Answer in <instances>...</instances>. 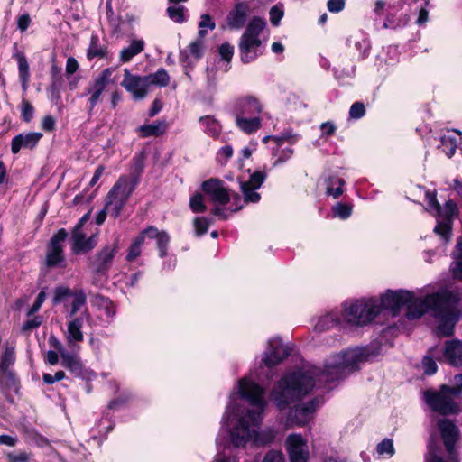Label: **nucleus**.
<instances>
[{"label":"nucleus","mask_w":462,"mask_h":462,"mask_svg":"<svg viewBox=\"0 0 462 462\" xmlns=\"http://www.w3.org/2000/svg\"><path fill=\"white\" fill-rule=\"evenodd\" d=\"M263 462H285V460L282 452L271 450L265 455Z\"/></svg>","instance_id":"58"},{"label":"nucleus","mask_w":462,"mask_h":462,"mask_svg":"<svg viewBox=\"0 0 462 462\" xmlns=\"http://www.w3.org/2000/svg\"><path fill=\"white\" fill-rule=\"evenodd\" d=\"M265 26L264 19L260 17H254L248 23L239 42L240 57L244 63H249L262 55L263 42L261 34Z\"/></svg>","instance_id":"5"},{"label":"nucleus","mask_w":462,"mask_h":462,"mask_svg":"<svg viewBox=\"0 0 462 462\" xmlns=\"http://www.w3.org/2000/svg\"><path fill=\"white\" fill-rule=\"evenodd\" d=\"M167 129V124L164 121H156L150 125H143L138 128L142 137L159 136Z\"/></svg>","instance_id":"28"},{"label":"nucleus","mask_w":462,"mask_h":462,"mask_svg":"<svg viewBox=\"0 0 462 462\" xmlns=\"http://www.w3.org/2000/svg\"><path fill=\"white\" fill-rule=\"evenodd\" d=\"M328 9L332 13H337L344 9V0H328L327 4Z\"/></svg>","instance_id":"61"},{"label":"nucleus","mask_w":462,"mask_h":462,"mask_svg":"<svg viewBox=\"0 0 462 462\" xmlns=\"http://www.w3.org/2000/svg\"><path fill=\"white\" fill-rule=\"evenodd\" d=\"M194 227L196 230V234L200 236L208 231V221L205 217H197L193 221Z\"/></svg>","instance_id":"52"},{"label":"nucleus","mask_w":462,"mask_h":462,"mask_svg":"<svg viewBox=\"0 0 462 462\" xmlns=\"http://www.w3.org/2000/svg\"><path fill=\"white\" fill-rule=\"evenodd\" d=\"M82 320L79 318L74 319L68 324V332L66 339L69 345L75 346L77 343L83 340V333L81 331Z\"/></svg>","instance_id":"26"},{"label":"nucleus","mask_w":462,"mask_h":462,"mask_svg":"<svg viewBox=\"0 0 462 462\" xmlns=\"http://www.w3.org/2000/svg\"><path fill=\"white\" fill-rule=\"evenodd\" d=\"M338 323L337 318L332 314L328 313L323 317H321L317 323L315 324V329L318 331H325L328 330Z\"/></svg>","instance_id":"37"},{"label":"nucleus","mask_w":462,"mask_h":462,"mask_svg":"<svg viewBox=\"0 0 462 462\" xmlns=\"http://www.w3.org/2000/svg\"><path fill=\"white\" fill-rule=\"evenodd\" d=\"M425 209L437 218L434 231L446 242L450 238L453 217L457 214V204H427Z\"/></svg>","instance_id":"7"},{"label":"nucleus","mask_w":462,"mask_h":462,"mask_svg":"<svg viewBox=\"0 0 462 462\" xmlns=\"http://www.w3.org/2000/svg\"><path fill=\"white\" fill-rule=\"evenodd\" d=\"M14 360V350L12 347H6L4 356L1 359L0 365L3 370H5Z\"/></svg>","instance_id":"49"},{"label":"nucleus","mask_w":462,"mask_h":462,"mask_svg":"<svg viewBox=\"0 0 462 462\" xmlns=\"http://www.w3.org/2000/svg\"><path fill=\"white\" fill-rule=\"evenodd\" d=\"M45 299H46V293L44 291H41L38 294L37 299H36L35 302L33 303V305L32 306V308L27 311V316H32L35 312H37L40 310V308L42 307Z\"/></svg>","instance_id":"57"},{"label":"nucleus","mask_w":462,"mask_h":462,"mask_svg":"<svg viewBox=\"0 0 462 462\" xmlns=\"http://www.w3.org/2000/svg\"><path fill=\"white\" fill-rule=\"evenodd\" d=\"M22 116L24 121L29 122L33 116L34 109L32 106L26 100L22 101Z\"/></svg>","instance_id":"54"},{"label":"nucleus","mask_w":462,"mask_h":462,"mask_svg":"<svg viewBox=\"0 0 462 462\" xmlns=\"http://www.w3.org/2000/svg\"><path fill=\"white\" fill-rule=\"evenodd\" d=\"M264 179L265 175L263 172L255 171L250 176L248 180L241 182L240 188L245 202H257L261 199L257 189H260Z\"/></svg>","instance_id":"17"},{"label":"nucleus","mask_w":462,"mask_h":462,"mask_svg":"<svg viewBox=\"0 0 462 462\" xmlns=\"http://www.w3.org/2000/svg\"><path fill=\"white\" fill-rule=\"evenodd\" d=\"M156 240L160 257L163 258L167 255V245L170 242L169 235L165 231H162V234Z\"/></svg>","instance_id":"43"},{"label":"nucleus","mask_w":462,"mask_h":462,"mask_svg":"<svg viewBox=\"0 0 462 462\" xmlns=\"http://www.w3.org/2000/svg\"><path fill=\"white\" fill-rule=\"evenodd\" d=\"M144 42L143 40H134L129 46L120 51V60L122 62L130 61L135 55L143 51Z\"/></svg>","instance_id":"29"},{"label":"nucleus","mask_w":462,"mask_h":462,"mask_svg":"<svg viewBox=\"0 0 462 462\" xmlns=\"http://www.w3.org/2000/svg\"><path fill=\"white\" fill-rule=\"evenodd\" d=\"M42 134L39 132L22 133L12 139L11 151L14 154L21 149H33L42 139Z\"/></svg>","instance_id":"18"},{"label":"nucleus","mask_w":462,"mask_h":462,"mask_svg":"<svg viewBox=\"0 0 462 462\" xmlns=\"http://www.w3.org/2000/svg\"><path fill=\"white\" fill-rule=\"evenodd\" d=\"M106 54L105 46L99 44V38L97 34H92L90 43L87 51V57L88 60L95 58H103Z\"/></svg>","instance_id":"30"},{"label":"nucleus","mask_w":462,"mask_h":462,"mask_svg":"<svg viewBox=\"0 0 462 462\" xmlns=\"http://www.w3.org/2000/svg\"><path fill=\"white\" fill-rule=\"evenodd\" d=\"M286 448L290 462H308L309 448L300 435L291 434L286 439Z\"/></svg>","instance_id":"12"},{"label":"nucleus","mask_w":462,"mask_h":462,"mask_svg":"<svg viewBox=\"0 0 462 462\" xmlns=\"http://www.w3.org/2000/svg\"><path fill=\"white\" fill-rule=\"evenodd\" d=\"M326 194L332 199H337L343 192L344 181L338 177H331L326 182Z\"/></svg>","instance_id":"34"},{"label":"nucleus","mask_w":462,"mask_h":462,"mask_svg":"<svg viewBox=\"0 0 462 462\" xmlns=\"http://www.w3.org/2000/svg\"><path fill=\"white\" fill-rule=\"evenodd\" d=\"M300 135L296 133H293L291 130H286L282 132L280 135H275L273 138V142L277 145L281 146L285 143L290 144H294L299 140Z\"/></svg>","instance_id":"38"},{"label":"nucleus","mask_w":462,"mask_h":462,"mask_svg":"<svg viewBox=\"0 0 462 462\" xmlns=\"http://www.w3.org/2000/svg\"><path fill=\"white\" fill-rule=\"evenodd\" d=\"M42 319L40 316H36L32 319L25 321L22 327L23 331L32 330L41 326Z\"/></svg>","instance_id":"59"},{"label":"nucleus","mask_w":462,"mask_h":462,"mask_svg":"<svg viewBox=\"0 0 462 462\" xmlns=\"http://www.w3.org/2000/svg\"><path fill=\"white\" fill-rule=\"evenodd\" d=\"M379 312L380 305L374 300H367L345 305L343 317L350 324L362 326L374 319Z\"/></svg>","instance_id":"6"},{"label":"nucleus","mask_w":462,"mask_h":462,"mask_svg":"<svg viewBox=\"0 0 462 462\" xmlns=\"http://www.w3.org/2000/svg\"><path fill=\"white\" fill-rule=\"evenodd\" d=\"M460 298L458 293L442 290L428 295L424 300H417L411 307L408 319L420 318L428 310L440 319L437 331L439 336L449 337L453 334L455 322L459 312Z\"/></svg>","instance_id":"3"},{"label":"nucleus","mask_w":462,"mask_h":462,"mask_svg":"<svg viewBox=\"0 0 462 462\" xmlns=\"http://www.w3.org/2000/svg\"><path fill=\"white\" fill-rule=\"evenodd\" d=\"M352 213V208L349 204H336L332 208V214L335 217L341 219L347 218Z\"/></svg>","instance_id":"40"},{"label":"nucleus","mask_w":462,"mask_h":462,"mask_svg":"<svg viewBox=\"0 0 462 462\" xmlns=\"http://www.w3.org/2000/svg\"><path fill=\"white\" fill-rule=\"evenodd\" d=\"M201 190L216 202H229V191L223 180L210 178L201 183Z\"/></svg>","instance_id":"15"},{"label":"nucleus","mask_w":462,"mask_h":462,"mask_svg":"<svg viewBox=\"0 0 462 462\" xmlns=\"http://www.w3.org/2000/svg\"><path fill=\"white\" fill-rule=\"evenodd\" d=\"M86 303V295L83 291L75 294L71 305L70 316H74L79 310Z\"/></svg>","instance_id":"46"},{"label":"nucleus","mask_w":462,"mask_h":462,"mask_svg":"<svg viewBox=\"0 0 462 462\" xmlns=\"http://www.w3.org/2000/svg\"><path fill=\"white\" fill-rule=\"evenodd\" d=\"M68 237L65 229H60L47 245L45 263L48 267H58L65 262L64 242Z\"/></svg>","instance_id":"9"},{"label":"nucleus","mask_w":462,"mask_h":462,"mask_svg":"<svg viewBox=\"0 0 462 462\" xmlns=\"http://www.w3.org/2000/svg\"><path fill=\"white\" fill-rule=\"evenodd\" d=\"M290 355V349L282 344L278 338L269 341V346L264 354L263 362L268 367L280 364L285 357Z\"/></svg>","instance_id":"16"},{"label":"nucleus","mask_w":462,"mask_h":462,"mask_svg":"<svg viewBox=\"0 0 462 462\" xmlns=\"http://www.w3.org/2000/svg\"><path fill=\"white\" fill-rule=\"evenodd\" d=\"M417 300H422L415 298L411 291L403 290L388 291L383 295L380 307L396 310L403 305H408V310H410V307ZM408 313L409 311H407Z\"/></svg>","instance_id":"11"},{"label":"nucleus","mask_w":462,"mask_h":462,"mask_svg":"<svg viewBox=\"0 0 462 462\" xmlns=\"http://www.w3.org/2000/svg\"><path fill=\"white\" fill-rule=\"evenodd\" d=\"M97 236L95 234L86 239L84 234L79 230V226H75L72 232V252L75 254L89 252L97 244Z\"/></svg>","instance_id":"19"},{"label":"nucleus","mask_w":462,"mask_h":462,"mask_svg":"<svg viewBox=\"0 0 462 462\" xmlns=\"http://www.w3.org/2000/svg\"><path fill=\"white\" fill-rule=\"evenodd\" d=\"M454 255L457 261L452 267L453 275L456 279L462 281V236L457 241Z\"/></svg>","instance_id":"35"},{"label":"nucleus","mask_w":462,"mask_h":462,"mask_svg":"<svg viewBox=\"0 0 462 462\" xmlns=\"http://www.w3.org/2000/svg\"><path fill=\"white\" fill-rule=\"evenodd\" d=\"M72 292L69 287L60 286L54 291L53 303L58 304L62 301L66 297L71 296Z\"/></svg>","instance_id":"45"},{"label":"nucleus","mask_w":462,"mask_h":462,"mask_svg":"<svg viewBox=\"0 0 462 462\" xmlns=\"http://www.w3.org/2000/svg\"><path fill=\"white\" fill-rule=\"evenodd\" d=\"M319 403V400H312L307 404L296 406L295 409L290 412L289 421L296 425L306 424L310 420Z\"/></svg>","instance_id":"20"},{"label":"nucleus","mask_w":462,"mask_h":462,"mask_svg":"<svg viewBox=\"0 0 462 462\" xmlns=\"http://www.w3.org/2000/svg\"><path fill=\"white\" fill-rule=\"evenodd\" d=\"M377 452L380 455H389L392 456L394 453L393 441L389 439H383L377 446Z\"/></svg>","instance_id":"47"},{"label":"nucleus","mask_w":462,"mask_h":462,"mask_svg":"<svg viewBox=\"0 0 462 462\" xmlns=\"http://www.w3.org/2000/svg\"><path fill=\"white\" fill-rule=\"evenodd\" d=\"M462 394V385H441L439 390H426L423 399L427 405L441 415L455 414L458 411L456 398Z\"/></svg>","instance_id":"4"},{"label":"nucleus","mask_w":462,"mask_h":462,"mask_svg":"<svg viewBox=\"0 0 462 462\" xmlns=\"http://www.w3.org/2000/svg\"><path fill=\"white\" fill-rule=\"evenodd\" d=\"M236 116H259L262 105L253 97H245L237 100L236 105Z\"/></svg>","instance_id":"21"},{"label":"nucleus","mask_w":462,"mask_h":462,"mask_svg":"<svg viewBox=\"0 0 462 462\" xmlns=\"http://www.w3.org/2000/svg\"><path fill=\"white\" fill-rule=\"evenodd\" d=\"M422 368L426 374L432 375L437 372V364L433 358L425 356L422 360Z\"/></svg>","instance_id":"48"},{"label":"nucleus","mask_w":462,"mask_h":462,"mask_svg":"<svg viewBox=\"0 0 462 462\" xmlns=\"http://www.w3.org/2000/svg\"><path fill=\"white\" fill-rule=\"evenodd\" d=\"M247 12L248 6L245 4L240 3L236 5L227 16V25L233 29L241 28L245 22Z\"/></svg>","instance_id":"23"},{"label":"nucleus","mask_w":462,"mask_h":462,"mask_svg":"<svg viewBox=\"0 0 462 462\" xmlns=\"http://www.w3.org/2000/svg\"><path fill=\"white\" fill-rule=\"evenodd\" d=\"M439 147L448 158L453 156L457 147V133L455 131L446 132L440 138Z\"/></svg>","instance_id":"25"},{"label":"nucleus","mask_w":462,"mask_h":462,"mask_svg":"<svg viewBox=\"0 0 462 462\" xmlns=\"http://www.w3.org/2000/svg\"><path fill=\"white\" fill-rule=\"evenodd\" d=\"M31 23V18L28 14H23L18 17L17 27L21 32H25Z\"/></svg>","instance_id":"62"},{"label":"nucleus","mask_w":462,"mask_h":462,"mask_svg":"<svg viewBox=\"0 0 462 462\" xmlns=\"http://www.w3.org/2000/svg\"><path fill=\"white\" fill-rule=\"evenodd\" d=\"M233 155V148L230 145L221 147L217 152V162L221 165H226Z\"/></svg>","instance_id":"42"},{"label":"nucleus","mask_w":462,"mask_h":462,"mask_svg":"<svg viewBox=\"0 0 462 462\" xmlns=\"http://www.w3.org/2000/svg\"><path fill=\"white\" fill-rule=\"evenodd\" d=\"M368 357L365 348H354L331 356L325 363L324 370L311 367L300 370L282 378L271 393V399L279 410L308 394L314 386V378L332 382L346 376L358 368Z\"/></svg>","instance_id":"1"},{"label":"nucleus","mask_w":462,"mask_h":462,"mask_svg":"<svg viewBox=\"0 0 462 462\" xmlns=\"http://www.w3.org/2000/svg\"><path fill=\"white\" fill-rule=\"evenodd\" d=\"M121 85L135 100L143 99L150 92L146 77L133 74L128 69H124Z\"/></svg>","instance_id":"10"},{"label":"nucleus","mask_w":462,"mask_h":462,"mask_svg":"<svg viewBox=\"0 0 462 462\" xmlns=\"http://www.w3.org/2000/svg\"><path fill=\"white\" fill-rule=\"evenodd\" d=\"M114 72L115 69L106 68L89 83L88 88H87V93L89 95L88 101L89 110H92L98 103L101 102L103 92L109 84L114 82Z\"/></svg>","instance_id":"8"},{"label":"nucleus","mask_w":462,"mask_h":462,"mask_svg":"<svg viewBox=\"0 0 462 462\" xmlns=\"http://www.w3.org/2000/svg\"><path fill=\"white\" fill-rule=\"evenodd\" d=\"M293 154V150L291 148H286L281 151L279 154H276L277 160L274 162V165H278L280 163L285 162L289 159L291 158Z\"/></svg>","instance_id":"60"},{"label":"nucleus","mask_w":462,"mask_h":462,"mask_svg":"<svg viewBox=\"0 0 462 462\" xmlns=\"http://www.w3.org/2000/svg\"><path fill=\"white\" fill-rule=\"evenodd\" d=\"M262 119L259 116H236V124L237 127L246 133L253 134L261 127Z\"/></svg>","instance_id":"24"},{"label":"nucleus","mask_w":462,"mask_h":462,"mask_svg":"<svg viewBox=\"0 0 462 462\" xmlns=\"http://www.w3.org/2000/svg\"><path fill=\"white\" fill-rule=\"evenodd\" d=\"M79 69V63L75 58L69 57L66 62V72L68 74H73Z\"/></svg>","instance_id":"64"},{"label":"nucleus","mask_w":462,"mask_h":462,"mask_svg":"<svg viewBox=\"0 0 462 462\" xmlns=\"http://www.w3.org/2000/svg\"><path fill=\"white\" fill-rule=\"evenodd\" d=\"M118 251V242L104 246L91 261V267L98 273H105L112 265Z\"/></svg>","instance_id":"14"},{"label":"nucleus","mask_w":462,"mask_h":462,"mask_svg":"<svg viewBox=\"0 0 462 462\" xmlns=\"http://www.w3.org/2000/svg\"><path fill=\"white\" fill-rule=\"evenodd\" d=\"M242 207H235L233 208H226V204H215L211 212L214 216L217 217L219 219H226L231 214L239 211Z\"/></svg>","instance_id":"39"},{"label":"nucleus","mask_w":462,"mask_h":462,"mask_svg":"<svg viewBox=\"0 0 462 462\" xmlns=\"http://www.w3.org/2000/svg\"><path fill=\"white\" fill-rule=\"evenodd\" d=\"M187 9L180 5H171L167 8L169 17L176 23H183L186 21Z\"/></svg>","instance_id":"36"},{"label":"nucleus","mask_w":462,"mask_h":462,"mask_svg":"<svg viewBox=\"0 0 462 462\" xmlns=\"http://www.w3.org/2000/svg\"><path fill=\"white\" fill-rule=\"evenodd\" d=\"M238 387L242 398L246 400L253 409L249 410L245 416H240L236 426L231 430L232 443L236 447L244 446L250 440L257 445L271 443L275 437L273 430H267L260 433L257 431L266 407L263 399L264 390L245 377L239 381Z\"/></svg>","instance_id":"2"},{"label":"nucleus","mask_w":462,"mask_h":462,"mask_svg":"<svg viewBox=\"0 0 462 462\" xmlns=\"http://www.w3.org/2000/svg\"><path fill=\"white\" fill-rule=\"evenodd\" d=\"M136 184L135 177L122 176L109 191L107 199H110V202H124L130 198Z\"/></svg>","instance_id":"13"},{"label":"nucleus","mask_w":462,"mask_h":462,"mask_svg":"<svg viewBox=\"0 0 462 462\" xmlns=\"http://www.w3.org/2000/svg\"><path fill=\"white\" fill-rule=\"evenodd\" d=\"M18 442L16 436L10 435H0V445H5L7 447H14Z\"/></svg>","instance_id":"63"},{"label":"nucleus","mask_w":462,"mask_h":462,"mask_svg":"<svg viewBox=\"0 0 462 462\" xmlns=\"http://www.w3.org/2000/svg\"><path fill=\"white\" fill-rule=\"evenodd\" d=\"M233 53H234V48L233 46H231L230 44L228 43H223L220 47H219V54L221 56V58L229 62L233 57Z\"/></svg>","instance_id":"56"},{"label":"nucleus","mask_w":462,"mask_h":462,"mask_svg":"<svg viewBox=\"0 0 462 462\" xmlns=\"http://www.w3.org/2000/svg\"><path fill=\"white\" fill-rule=\"evenodd\" d=\"M5 457L8 462H29L31 454L25 451L9 452Z\"/></svg>","instance_id":"44"},{"label":"nucleus","mask_w":462,"mask_h":462,"mask_svg":"<svg viewBox=\"0 0 462 462\" xmlns=\"http://www.w3.org/2000/svg\"><path fill=\"white\" fill-rule=\"evenodd\" d=\"M269 14L272 24L277 26L283 17V10L281 6L274 5L271 8Z\"/></svg>","instance_id":"51"},{"label":"nucleus","mask_w":462,"mask_h":462,"mask_svg":"<svg viewBox=\"0 0 462 462\" xmlns=\"http://www.w3.org/2000/svg\"><path fill=\"white\" fill-rule=\"evenodd\" d=\"M189 53L195 58L199 59L203 53V42L201 40L191 42L189 46Z\"/></svg>","instance_id":"53"},{"label":"nucleus","mask_w":462,"mask_h":462,"mask_svg":"<svg viewBox=\"0 0 462 462\" xmlns=\"http://www.w3.org/2000/svg\"><path fill=\"white\" fill-rule=\"evenodd\" d=\"M365 113V106L360 102L354 103L349 110V116L353 119H359Z\"/></svg>","instance_id":"50"},{"label":"nucleus","mask_w":462,"mask_h":462,"mask_svg":"<svg viewBox=\"0 0 462 462\" xmlns=\"http://www.w3.org/2000/svg\"><path fill=\"white\" fill-rule=\"evenodd\" d=\"M19 78L22 83L23 90L25 92L28 88L30 71L26 58L23 54L17 55Z\"/></svg>","instance_id":"31"},{"label":"nucleus","mask_w":462,"mask_h":462,"mask_svg":"<svg viewBox=\"0 0 462 462\" xmlns=\"http://www.w3.org/2000/svg\"><path fill=\"white\" fill-rule=\"evenodd\" d=\"M61 365L67 369H69L73 373L79 374L82 371V365L80 360L74 355L68 353L67 351L61 352Z\"/></svg>","instance_id":"32"},{"label":"nucleus","mask_w":462,"mask_h":462,"mask_svg":"<svg viewBox=\"0 0 462 462\" xmlns=\"http://www.w3.org/2000/svg\"><path fill=\"white\" fill-rule=\"evenodd\" d=\"M445 359L453 366H462V341H447L444 350Z\"/></svg>","instance_id":"22"},{"label":"nucleus","mask_w":462,"mask_h":462,"mask_svg":"<svg viewBox=\"0 0 462 462\" xmlns=\"http://www.w3.org/2000/svg\"><path fill=\"white\" fill-rule=\"evenodd\" d=\"M319 129L321 137H328L335 134L337 127L333 122L327 121L320 125Z\"/></svg>","instance_id":"55"},{"label":"nucleus","mask_w":462,"mask_h":462,"mask_svg":"<svg viewBox=\"0 0 462 462\" xmlns=\"http://www.w3.org/2000/svg\"><path fill=\"white\" fill-rule=\"evenodd\" d=\"M200 125L204 127V131L210 136L216 138L221 132V125L213 117L207 116L199 118Z\"/></svg>","instance_id":"33"},{"label":"nucleus","mask_w":462,"mask_h":462,"mask_svg":"<svg viewBox=\"0 0 462 462\" xmlns=\"http://www.w3.org/2000/svg\"><path fill=\"white\" fill-rule=\"evenodd\" d=\"M145 77L150 90L154 87H166L170 82V76L164 69H159L156 72L146 75Z\"/></svg>","instance_id":"27"},{"label":"nucleus","mask_w":462,"mask_h":462,"mask_svg":"<svg viewBox=\"0 0 462 462\" xmlns=\"http://www.w3.org/2000/svg\"><path fill=\"white\" fill-rule=\"evenodd\" d=\"M199 27V37L203 38L207 34L208 29L213 30L215 28V23L212 21L208 14H203L201 15Z\"/></svg>","instance_id":"41"}]
</instances>
